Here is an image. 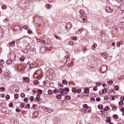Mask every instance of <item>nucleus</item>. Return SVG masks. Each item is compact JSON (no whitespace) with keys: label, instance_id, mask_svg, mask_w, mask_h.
Wrapping results in <instances>:
<instances>
[{"label":"nucleus","instance_id":"nucleus-1","mask_svg":"<svg viewBox=\"0 0 124 124\" xmlns=\"http://www.w3.org/2000/svg\"><path fill=\"white\" fill-rule=\"evenodd\" d=\"M80 14V17L82 19L83 23H87V15L86 13L83 12V10H80L79 11Z\"/></svg>","mask_w":124,"mask_h":124},{"label":"nucleus","instance_id":"nucleus-2","mask_svg":"<svg viewBox=\"0 0 124 124\" xmlns=\"http://www.w3.org/2000/svg\"><path fill=\"white\" fill-rule=\"evenodd\" d=\"M41 74H42V71L41 69L38 70L34 74L33 77V78H42Z\"/></svg>","mask_w":124,"mask_h":124},{"label":"nucleus","instance_id":"nucleus-3","mask_svg":"<svg viewBox=\"0 0 124 124\" xmlns=\"http://www.w3.org/2000/svg\"><path fill=\"white\" fill-rule=\"evenodd\" d=\"M107 65H102L100 67V70L102 73H105L106 71H107Z\"/></svg>","mask_w":124,"mask_h":124},{"label":"nucleus","instance_id":"nucleus-4","mask_svg":"<svg viewBox=\"0 0 124 124\" xmlns=\"http://www.w3.org/2000/svg\"><path fill=\"white\" fill-rule=\"evenodd\" d=\"M28 64H30V68H34V67H36L37 66V63L35 62H33L32 63H31V62H28Z\"/></svg>","mask_w":124,"mask_h":124},{"label":"nucleus","instance_id":"nucleus-5","mask_svg":"<svg viewBox=\"0 0 124 124\" xmlns=\"http://www.w3.org/2000/svg\"><path fill=\"white\" fill-rule=\"evenodd\" d=\"M14 30L16 31V33H20L21 31V28L19 26H15L14 27Z\"/></svg>","mask_w":124,"mask_h":124},{"label":"nucleus","instance_id":"nucleus-6","mask_svg":"<svg viewBox=\"0 0 124 124\" xmlns=\"http://www.w3.org/2000/svg\"><path fill=\"white\" fill-rule=\"evenodd\" d=\"M34 101H35V102H40L41 101H42V99L40 98V95L38 94L36 95V97L35 98Z\"/></svg>","mask_w":124,"mask_h":124},{"label":"nucleus","instance_id":"nucleus-7","mask_svg":"<svg viewBox=\"0 0 124 124\" xmlns=\"http://www.w3.org/2000/svg\"><path fill=\"white\" fill-rule=\"evenodd\" d=\"M4 76L6 77L7 79H10V78H11V73H10V72H6L4 74Z\"/></svg>","mask_w":124,"mask_h":124},{"label":"nucleus","instance_id":"nucleus-8","mask_svg":"<svg viewBox=\"0 0 124 124\" xmlns=\"http://www.w3.org/2000/svg\"><path fill=\"white\" fill-rule=\"evenodd\" d=\"M106 11H107L108 13H113V9L110 8V7L109 6H107L106 7Z\"/></svg>","mask_w":124,"mask_h":124},{"label":"nucleus","instance_id":"nucleus-9","mask_svg":"<svg viewBox=\"0 0 124 124\" xmlns=\"http://www.w3.org/2000/svg\"><path fill=\"white\" fill-rule=\"evenodd\" d=\"M120 100H121L118 103L119 106H121L122 105H124V97H121L120 98Z\"/></svg>","mask_w":124,"mask_h":124},{"label":"nucleus","instance_id":"nucleus-10","mask_svg":"<svg viewBox=\"0 0 124 124\" xmlns=\"http://www.w3.org/2000/svg\"><path fill=\"white\" fill-rule=\"evenodd\" d=\"M22 80H23V82H25V83H30V78L28 77L23 78Z\"/></svg>","mask_w":124,"mask_h":124},{"label":"nucleus","instance_id":"nucleus-11","mask_svg":"<svg viewBox=\"0 0 124 124\" xmlns=\"http://www.w3.org/2000/svg\"><path fill=\"white\" fill-rule=\"evenodd\" d=\"M91 111H92V108H91V107H88V108L86 109H83V112H84V113H86V112H90Z\"/></svg>","mask_w":124,"mask_h":124},{"label":"nucleus","instance_id":"nucleus-12","mask_svg":"<svg viewBox=\"0 0 124 124\" xmlns=\"http://www.w3.org/2000/svg\"><path fill=\"white\" fill-rule=\"evenodd\" d=\"M100 55L102 57H103V58H104L105 59H106V57H107V56H108V54L106 52H103V53H101L100 54Z\"/></svg>","mask_w":124,"mask_h":124},{"label":"nucleus","instance_id":"nucleus-13","mask_svg":"<svg viewBox=\"0 0 124 124\" xmlns=\"http://www.w3.org/2000/svg\"><path fill=\"white\" fill-rule=\"evenodd\" d=\"M4 62H5L4 60H0V63L1 64H0V67H1V68H2V67H3V64H4Z\"/></svg>","mask_w":124,"mask_h":124},{"label":"nucleus","instance_id":"nucleus-14","mask_svg":"<svg viewBox=\"0 0 124 124\" xmlns=\"http://www.w3.org/2000/svg\"><path fill=\"white\" fill-rule=\"evenodd\" d=\"M102 93L99 92V94L102 95L103 93H107V89L105 88L104 89H102Z\"/></svg>","mask_w":124,"mask_h":124},{"label":"nucleus","instance_id":"nucleus-15","mask_svg":"<svg viewBox=\"0 0 124 124\" xmlns=\"http://www.w3.org/2000/svg\"><path fill=\"white\" fill-rule=\"evenodd\" d=\"M33 116L34 117V118H37V117H38V112H34V113H33Z\"/></svg>","mask_w":124,"mask_h":124},{"label":"nucleus","instance_id":"nucleus-16","mask_svg":"<svg viewBox=\"0 0 124 124\" xmlns=\"http://www.w3.org/2000/svg\"><path fill=\"white\" fill-rule=\"evenodd\" d=\"M110 106H111V108H113L112 110L113 111H116V110H117V107H116V106H115V105L111 104V105H110Z\"/></svg>","mask_w":124,"mask_h":124},{"label":"nucleus","instance_id":"nucleus-17","mask_svg":"<svg viewBox=\"0 0 124 124\" xmlns=\"http://www.w3.org/2000/svg\"><path fill=\"white\" fill-rule=\"evenodd\" d=\"M3 35V30H2V28H0V37H1Z\"/></svg>","mask_w":124,"mask_h":124},{"label":"nucleus","instance_id":"nucleus-18","mask_svg":"<svg viewBox=\"0 0 124 124\" xmlns=\"http://www.w3.org/2000/svg\"><path fill=\"white\" fill-rule=\"evenodd\" d=\"M96 47H97V45L96 44H93L92 46V49L93 50H95V48H96Z\"/></svg>","mask_w":124,"mask_h":124},{"label":"nucleus","instance_id":"nucleus-19","mask_svg":"<svg viewBox=\"0 0 124 124\" xmlns=\"http://www.w3.org/2000/svg\"><path fill=\"white\" fill-rule=\"evenodd\" d=\"M65 100H69L71 99V97L69 95L66 96L65 97Z\"/></svg>","mask_w":124,"mask_h":124},{"label":"nucleus","instance_id":"nucleus-20","mask_svg":"<svg viewBox=\"0 0 124 124\" xmlns=\"http://www.w3.org/2000/svg\"><path fill=\"white\" fill-rule=\"evenodd\" d=\"M1 8L2 10H5V9L7 8V6H6V5H2L1 6Z\"/></svg>","mask_w":124,"mask_h":124},{"label":"nucleus","instance_id":"nucleus-21","mask_svg":"<svg viewBox=\"0 0 124 124\" xmlns=\"http://www.w3.org/2000/svg\"><path fill=\"white\" fill-rule=\"evenodd\" d=\"M56 98L57 99H62V94H58L56 95Z\"/></svg>","mask_w":124,"mask_h":124},{"label":"nucleus","instance_id":"nucleus-22","mask_svg":"<svg viewBox=\"0 0 124 124\" xmlns=\"http://www.w3.org/2000/svg\"><path fill=\"white\" fill-rule=\"evenodd\" d=\"M16 43V42L15 41H13L12 42L9 43L10 46H13Z\"/></svg>","mask_w":124,"mask_h":124},{"label":"nucleus","instance_id":"nucleus-23","mask_svg":"<svg viewBox=\"0 0 124 124\" xmlns=\"http://www.w3.org/2000/svg\"><path fill=\"white\" fill-rule=\"evenodd\" d=\"M104 110L105 111H109V110H110V107L108 106H106L105 107Z\"/></svg>","mask_w":124,"mask_h":124},{"label":"nucleus","instance_id":"nucleus-24","mask_svg":"<svg viewBox=\"0 0 124 124\" xmlns=\"http://www.w3.org/2000/svg\"><path fill=\"white\" fill-rule=\"evenodd\" d=\"M106 122L107 123H108L109 124H110L111 123V119H110V118H109V117L107 118Z\"/></svg>","mask_w":124,"mask_h":124},{"label":"nucleus","instance_id":"nucleus-25","mask_svg":"<svg viewBox=\"0 0 124 124\" xmlns=\"http://www.w3.org/2000/svg\"><path fill=\"white\" fill-rule=\"evenodd\" d=\"M121 29L122 30H124V22H122L121 23Z\"/></svg>","mask_w":124,"mask_h":124},{"label":"nucleus","instance_id":"nucleus-26","mask_svg":"<svg viewBox=\"0 0 124 124\" xmlns=\"http://www.w3.org/2000/svg\"><path fill=\"white\" fill-rule=\"evenodd\" d=\"M68 44L70 46H73V45H74V42L73 41H70L68 42Z\"/></svg>","mask_w":124,"mask_h":124},{"label":"nucleus","instance_id":"nucleus-27","mask_svg":"<svg viewBox=\"0 0 124 124\" xmlns=\"http://www.w3.org/2000/svg\"><path fill=\"white\" fill-rule=\"evenodd\" d=\"M98 108L99 109H103V105H102L101 104H99L98 105Z\"/></svg>","mask_w":124,"mask_h":124},{"label":"nucleus","instance_id":"nucleus-28","mask_svg":"<svg viewBox=\"0 0 124 124\" xmlns=\"http://www.w3.org/2000/svg\"><path fill=\"white\" fill-rule=\"evenodd\" d=\"M72 92L73 93H77V89H76V88L73 87L72 89Z\"/></svg>","mask_w":124,"mask_h":124},{"label":"nucleus","instance_id":"nucleus-29","mask_svg":"<svg viewBox=\"0 0 124 124\" xmlns=\"http://www.w3.org/2000/svg\"><path fill=\"white\" fill-rule=\"evenodd\" d=\"M59 92H60V93H64V89H62V88H60V89H59Z\"/></svg>","mask_w":124,"mask_h":124},{"label":"nucleus","instance_id":"nucleus-30","mask_svg":"<svg viewBox=\"0 0 124 124\" xmlns=\"http://www.w3.org/2000/svg\"><path fill=\"white\" fill-rule=\"evenodd\" d=\"M46 8L47 9H51V8H52V5L50 4H47L46 6Z\"/></svg>","mask_w":124,"mask_h":124},{"label":"nucleus","instance_id":"nucleus-31","mask_svg":"<svg viewBox=\"0 0 124 124\" xmlns=\"http://www.w3.org/2000/svg\"><path fill=\"white\" fill-rule=\"evenodd\" d=\"M25 60H26V58H25V57L24 56H21L20 57V61L21 62H24V61H25Z\"/></svg>","mask_w":124,"mask_h":124},{"label":"nucleus","instance_id":"nucleus-32","mask_svg":"<svg viewBox=\"0 0 124 124\" xmlns=\"http://www.w3.org/2000/svg\"><path fill=\"white\" fill-rule=\"evenodd\" d=\"M23 53L27 54V53H28V52H29V50H28V49L25 48L23 50Z\"/></svg>","mask_w":124,"mask_h":124},{"label":"nucleus","instance_id":"nucleus-33","mask_svg":"<svg viewBox=\"0 0 124 124\" xmlns=\"http://www.w3.org/2000/svg\"><path fill=\"white\" fill-rule=\"evenodd\" d=\"M47 93H48V94H50V95L53 94V91H52L51 90H49L48 91Z\"/></svg>","mask_w":124,"mask_h":124},{"label":"nucleus","instance_id":"nucleus-34","mask_svg":"<svg viewBox=\"0 0 124 124\" xmlns=\"http://www.w3.org/2000/svg\"><path fill=\"white\" fill-rule=\"evenodd\" d=\"M88 107H89V106H88V105L86 104L83 105V108H85V109H88Z\"/></svg>","mask_w":124,"mask_h":124},{"label":"nucleus","instance_id":"nucleus-35","mask_svg":"<svg viewBox=\"0 0 124 124\" xmlns=\"http://www.w3.org/2000/svg\"><path fill=\"white\" fill-rule=\"evenodd\" d=\"M62 84H63L64 85H67V82L65 80H63L62 81Z\"/></svg>","mask_w":124,"mask_h":124},{"label":"nucleus","instance_id":"nucleus-36","mask_svg":"<svg viewBox=\"0 0 124 124\" xmlns=\"http://www.w3.org/2000/svg\"><path fill=\"white\" fill-rule=\"evenodd\" d=\"M30 101H31V102L33 101V100H34V97H33V96H31L30 98Z\"/></svg>","mask_w":124,"mask_h":124},{"label":"nucleus","instance_id":"nucleus-37","mask_svg":"<svg viewBox=\"0 0 124 124\" xmlns=\"http://www.w3.org/2000/svg\"><path fill=\"white\" fill-rule=\"evenodd\" d=\"M33 84H34V85H37V84H38V80H34L33 81Z\"/></svg>","mask_w":124,"mask_h":124},{"label":"nucleus","instance_id":"nucleus-38","mask_svg":"<svg viewBox=\"0 0 124 124\" xmlns=\"http://www.w3.org/2000/svg\"><path fill=\"white\" fill-rule=\"evenodd\" d=\"M24 102L28 103L29 102V99L28 98H25L24 100Z\"/></svg>","mask_w":124,"mask_h":124},{"label":"nucleus","instance_id":"nucleus-39","mask_svg":"<svg viewBox=\"0 0 124 124\" xmlns=\"http://www.w3.org/2000/svg\"><path fill=\"white\" fill-rule=\"evenodd\" d=\"M37 93H38V94H41V93H42V91H41V90L39 89L37 91Z\"/></svg>","mask_w":124,"mask_h":124},{"label":"nucleus","instance_id":"nucleus-40","mask_svg":"<svg viewBox=\"0 0 124 124\" xmlns=\"http://www.w3.org/2000/svg\"><path fill=\"white\" fill-rule=\"evenodd\" d=\"M89 89H88L87 88L84 89V93H89Z\"/></svg>","mask_w":124,"mask_h":124},{"label":"nucleus","instance_id":"nucleus-41","mask_svg":"<svg viewBox=\"0 0 124 124\" xmlns=\"http://www.w3.org/2000/svg\"><path fill=\"white\" fill-rule=\"evenodd\" d=\"M113 117L114 119H118L119 118V116L117 114H114Z\"/></svg>","mask_w":124,"mask_h":124},{"label":"nucleus","instance_id":"nucleus-42","mask_svg":"<svg viewBox=\"0 0 124 124\" xmlns=\"http://www.w3.org/2000/svg\"><path fill=\"white\" fill-rule=\"evenodd\" d=\"M15 97L16 99H18V98H19V94H15Z\"/></svg>","mask_w":124,"mask_h":124},{"label":"nucleus","instance_id":"nucleus-43","mask_svg":"<svg viewBox=\"0 0 124 124\" xmlns=\"http://www.w3.org/2000/svg\"><path fill=\"white\" fill-rule=\"evenodd\" d=\"M64 92H66V93H69V89L68 88H66L64 89Z\"/></svg>","mask_w":124,"mask_h":124},{"label":"nucleus","instance_id":"nucleus-44","mask_svg":"<svg viewBox=\"0 0 124 124\" xmlns=\"http://www.w3.org/2000/svg\"><path fill=\"white\" fill-rule=\"evenodd\" d=\"M53 92L54 93H58L59 91L58 89H55Z\"/></svg>","mask_w":124,"mask_h":124},{"label":"nucleus","instance_id":"nucleus-45","mask_svg":"<svg viewBox=\"0 0 124 124\" xmlns=\"http://www.w3.org/2000/svg\"><path fill=\"white\" fill-rule=\"evenodd\" d=\"M95 84H96V86H97V87H99L101 85V83L100 82H96Z\"/></svg>","mask_w":124,"mask_h":124},{"label":"nucleus","instance_id":"nucleus-46","mask_svg":"<svg viewBox=\"0 0 124 124\" xmlns=\"http://www.w3.org/2000/svg\"><path fill=\"white\" fill-rule=\"evenodd\" d=\"M6 100H8L9 99H10V96L9 95H6Z\"/></svg>","mask_w":124,"mask_h":124},{"label":"nucleus","instance_id":"nucleus-47","mask_svg":"<svg viewBox=\"0 0 124 124\" xmlns=\"http://www.w3.org/2000/svg\"><path fill=\"white\" fill-rule=\"evenodd\" d=\"M118 3H122L123 2V0H115Z\"/></svg>","mask_w":124,"mask_h":124},{"label":"nucleus","instance_id":"nucleus-48","mask_svg":"<svg viewBox=\"0 0 124 124\" xmlns=\"http://www.w3.org/2000/svg\"><path fill=\"white\" fill-rule=\"evenodd\" d=\"M21 97H22V98H24L25 96H26V94H24V93H22L21 94Z\"/></svg>","mask_w":124,"mask_h":124},{"label":"nucleus","instance_id":"nucleus-49","mask_svg":"<svg viewBox=\"0 0 124 124\" xmlns=\"http://www.w3.org/2000/svg\"><path fill=\"white\" fill-rule=\"evenodd\" d=\"M115 91H119V86L116 85L115 86Z\"/></svg>","mask_w":124,"mask_h":124},{"label":"nucleus","instance_id":"nucleus-50","mask_svg":"<svg viewBox=\"0 0 124 124\" xmlns=\"http://www.w3.org/2000/svg\"><path fill=\"white\" fill-rule=\"evenodd\" d=\"M0 90L1 91V92H4V91H5V88H4V87H1Z\"/></svg>","mask_w":124,"mask_h":124},{"label":"nucleus","instance_id":"nucleus-51","mask_svg":"<svg viewBox=\"0 0 124 124\" xmlns=\"http://www.w3.org/2000/svg\"><path fill=\"white\" fill-rule=\"evenodd\" d=\"M115 98H118V96H113L112 97V100H115Z\"/></svg>","mask_w":124,"mask_h":124},{"label":"nucleus","instance_id":"nucleus-52","mask_svg":"<svg viewBox=\"0 0 124 124\" xmlns=\"http://www.w3.org/2000/svg\"><path fill=\"white\" fill-rule=\"evenodd\" d=\"M77 93H80L82 92V90L80 89H78L77 90Z\"/></svg>","mask_w":124,"mask_h":124},{"label":"nucleus","instance_id":"nucleus-53","mask_svg":"<svg viewBox=\"0 0 124 124\" xmlns=\"http://www.w3.org/2000/svg\"><path fill=\"white\" fill-rule=\"evenodd\" d=\"M58 86L60 87V88H62V87H63V85H62V83H58Z\"/></svg>","mask_w":124,"mask_h":124},{"label":"nucleus","instance_id":"nucleus-54","mask_svg":"<svg viewBox=\"0 0 124 124\" xmlns=\"http://www.w3.org/2000/svg\"><path fill=\"white\" fill-rule=\"evenodd\" d=\"M117 47H120V46H121V43L120 42H118L117 43Z\"/></svg>","mask_w":124,"mask_h":124},{"label":"nucleus","instance_id":"nucleus-55","mask_svg":"<svg viewBox=\"0 0 124 124\" xmlns=\"http://www.w3.org/2000/svg\"><path fill=\"white\" fill-rule=\"evenodd\" d=\"M0 96L1 97L4 98V97H5V94H1L0 95Z\"/></svg>","mask_w":124,"mask_h":124},{"label":"nucleus","instance_id":"nucleus-56","mask_svg":"<svg viewBox=\"0 0 124 124\" xmlns=\"http://www.w3.org/2000/svg\"><path fill=\"white\" fill-rule=\"evenodd\" d=\"M61 94V95H62L63 96H64L65 95H66L67 94V93L64 92L63 93H62Z\"/></svg>","mask_w":124,"mask_h":124},{"label":"nucleus","instance_id":"nucleus-57","mask_svg":"<svg viewBox=\"0 0 124 124\" xmlns=\"http://www.w3.org/2000/svg\"><path fill=\"white\" fill-rule=\"evenodd\" d=\"M108 84H109V85L113 84V81H108Z\"/></svg>","mask_w":124,"mask_h":124},{"label":"nucleus","instance_id":"nucleus-58","mask_svg":"<svg viewBox=\"0 0 124 124\" xmlns=\"http://www.w3.org/2000/svg\"><path fill=\"white\" fill-rule=\"evenodd\" d=\"M96 100L98 102H99V101H100V100H101V99H100V98L97 97V98H96Z\"/></svg>","mask_w":124,"mask_h":124},{"label":"nucleus","instance_id":"nucleus-59","mask_svg":"<svg viewBox=\"0 0 124 124\" xmlns=\"http://www.w3.org/2000/svg\"><path fill=\"white\" fill-rule=\"evenodd\" d=\"M28 32L30 34H31V33H32V31H31V30H28Z\"/></svg>","mask_w":124,"mask_h":124},{"label":"nucleus","instance_id":"nucleus-60","mask_svg":"<svg viewBox=\"0 0 124 124\" xmlns=\"http://www.w3.org/2000/svg\"><path fill=\"white\" fill-rule=\"evenodd\" d=\"M73 40H75V41H76V40H77V36L74 37L73 38Z\"/></svg>","mask_w":124,"mask_h":124},{"label":"nucleus","instance_id":"nucleus-61","mask_svg":"<svg viewBox=\"0 0 124 124\" xmlns=\"http://www.w3.org/2000/svg\"><path fill=\"white\" fill-rule=\"evenodd\" d=\"M9 107H13V104L11 103L9 104Z\"/></svg>","mask_w":124,"mask_h":124},{"label":"nucleus","instance_id":"nucleus-62","mask_svg":"<svg viewBox=\"0 0 124 124\" xmlns=\"http://www.w3.org/2000/svg\"><path fill=\"white\" fill-rule=\"evenodd\" d=\"M93 91H94L95 92H96V91H97V87H94L93 88Z\"/></svg>","mask_w":124,"mask_h":124},{"label":"nucleus","instance_id":"nucleus-63","mask_svg":"<svg viewBox=\"0 0 124 124\" xmlns=\"http://www.w3.org/2000/svg\"><path fill=\"white\" fill-rule=\"evenodd\" d=\"M25 106V104L24 103H21V104H20V107H24Z\"/></svg>","mask_w":124,"mask_h":124},{"label":"nucleus","instance_id":"nucleus-64","mask_svg":"<svg viewBox=\"0 0 124 124\" xmlns=\"http://www.w3.org/2000/svg\"><path fill=\"white\" fill-rule=\"evenodd\" d=\"M90 100H91V101H94L95 99L94 98H91Z\"/></svg>","mask_w":124,"mask_h":124}]
</instances>
